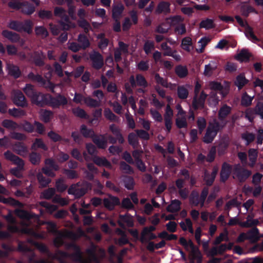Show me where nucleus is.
Returning a JSON list of instances; mask_svg holds the SVG:
<instances>
[{
	"label": "nucleus",
	"mask_w": 263,
	"mask_h": 263,
	"mask_svg": "<svg viewBox=\"0 0 263 263\" xmlns=\"http://www.w3.org/2000/svg\"><path fill=\"white\" fill-rule=\"evenodd\" d=\"M49 104L53 108H59L60 106L66 105L68 101L66 98L61 95L58 94L55 97L50 96Z\"/></svg>",
	"instance_id": "13"
},
{
	"label": "nucleus",
	"mask_w": 263,
	"mask_h": 263,
	"mask_svg": "<svg viewBox=\"0 0 263 263\" xmlns=\"http://www.w3.org/2000/svg\"><path fill=\"white\" fill-rule=\"evenodd\" d=\"M22 25H23V22L12 20L10 21L8 25V27L11 29L17 32H21Z\"/></svg>",
	"instance_id": "53"
},
{
	"label": "nucleus",
	"mask_w": 263,
	"mask_h": 263,
	"mask_svg": "<svg viewBox=\"0 0 263 263\" xmlns=\"http://www.w3.org/2000/svg\"><path fill=\"white\" fill-rule=\"evenodd\" d=\"M5 158L10 160L16 165V167L21 169H24L25 163L24 160L19 157L13 154L11 151H7L4 153Z\"/></svg>",
	"instance_id": "14"
},
{
	"label": "nucleus",
	"mask_w": 263,
	"mask_h": 263,
	"mask_svg": "<svg viewBox=\"0 0 263 263\" xmlns=\"http://www.w3.org/2000/svg\"><path fill=\"white\" fill-rule=\"evenodd\" d=\"M9 74L15 79L18 78L21 75V71L17 66L11 64L8 66Z\"/></svg>",
	"instance_id": "33"
},
{
	"label": "nucleus",
	"mask_w": 263,
	"mask_h": 263,
	"mask_svg": "<svg viewBox=\"0 0 263 263\" xmlns=\"http://www.w3.org/2000/svg\"><path fill=\"white\" fill-rule=\"evenodd\" d=\"M119 218L121 220L126 223L128 227H133L134 226V221L133 217L128 213L125 215H120Z\"/></svg>",
	"instance_id": "51"
},
{
	"label": "nucleus",
	"mask_w": 263,
	"mask_h": 263,
	"mask_svg": "<svg viewBox=\"0 0 263 263\" xmlns=\"http://www.w3.org/2000/svg\"><path fill=\"white\" fill-rule=\"evenodd\" d=\"M77 40L79 43V45L81 46V48L84 50L88 48L90 45V43L88 37L84 34H79Z\"/></svg>",
	"instance_id": "24"
},
{
	"label": "nucleus",
	"mask_w": 263,
	"mask_h": 263,
	"mask_svg": "<svg viewBox=\"0 0 263 263\" xmlns=\"http://www.w3.org/2000/svg\"><path fill=\"white\" fill-rule=\"evenodd\" d=\"M24 5L22 7V12L26 15H31L35 11V8L32 4L28 2L24 3Z\"/></svg>",
	"instance_id": "32"
},
{
	"label": "nucleus",
	"mask_w": 263,
	"mask_h": 263,
	"mask_svg": "<svg viewBox=\"0 0 263 263\" xmlns=\"http://www.w3.org/2000/svg\"><path fill=\"white\" fill-rule=\"evenodd\" d=\"M207 95L204 91H202L199 96H194L192 100V107L195 110L203 109Z\"/></svg>",
	"instance_id": "10"
},
{
	"label": "nucleus",
	"mask_w": 263,
	"mask_h": 263,
	"mask_svg": "<svg viewBox=\"0 0 263 263\" xmlns=\"http://www.w3.org/2000/svg\"><path fill=\"white\" fill-rule=\"evenodd\" d=\"M123 181L124 184V186L129 190H132L134 189L135 185L134 178L129 176H125L123 177Z\"/></svg>",
	"instance_id": "49"
},
{
	"label": "nucleus",
	"mask_w": 263,
	"mask_h": 263,
	"mask_svg": "<svg viewBox=\"0 0 263 263\" xmlns=\"http://www.w3.org/2000/svg\"><path fill=\"white\" fill-rule=\"evenodd\" d=\"M251 55L246 49H242L240 52L237 54L236 59L241 62H248Z\"/></svg>",
	"instance_id": "29"
},
{
	"label": "nucleus",
	"mask_w": 263,
	"mask_h": 263,
	"mask_svg": "<svg viewBox=\"0 0 263 263\" xmlns=\"http://www.w3.org/2000/svg\"><path fill=\"white\" fill-rule=\"evenodd\" d=\"M179 174L183 176L184 178L183 179L178 178L175 181L176 186L179 190L183 189L185 181L189 180L190 178L189 171L185 168L181 170L179 172Z\"/></svg>",
	"instance_id": "16"
},
{
	"label": "nucleus",
	"mask_w": 263,
	"mask_h": 263,
	"mask_svg": "<svg viewBox=\"0 0 263 263\" xmlns=\"http://www.w3.org/2000/svg\"><path fill=\"white\" fill-rule=\"evenodd\" d=\"M232 171V165L224 162L221 165L220 172V181L225 183L229 178Z\"/></svg>",
	"instance_id": "12"
},
{
	"label": "nucleus",
	"mask_w": 263,
	"mask_h": 263,
	"mask_svg": "<svg viewBox=\"0 0 263 263\" xmlns=\"http://www.w3.org/2000/svg\"><path fill=\"white\" fill-rule=\"evenodd\" d=\"M33 23L30 20H26L23 22L21 27V32L24 31L28 34L32 32Z\"/></svg>",
	"instance_id": "36"
},
{
	"label": "nucleus",
	"mask_w": 263,
	"mask_h": 263,
	"mask_svg": "<svg viewBox=\"0 0 263 263\" xmlns=\"http://www.w3.org/2000/svg\"><path fill=\"white\" fill-rule=\"evenodd\" d=\"M45 166H48L54 171L59 170V166L52 158H47L45 160Z\"/></svg>",
	"instance_id": "64"
},
{
	"label": "nucleus",
	"mask_w": 263,
	"mask_h": 263,
	"mask_svg": "<svg viewBox=\"0 0 263 263\" xmlns=\"http://www.w3.org/2000/svg\"><path fill=\"white\" fill-rule=\"evenodd\" d=\"M189 201L191 204L197 206L199 204V195L195 190L193 191L189 197Z\"/></svg>",
	"instance_id": "42"
},
{
	"label": "nucleus",
	"mask_w": 263,
	"mask_h": 263,
	"mask_svg": "<svg viewBox=\"0 0 263 263\" xmlns=\"http://www.w3.org/2000/svg\"><path fill=\"white\" fill-rule=\"evenodd\" d=\"M249 159L250 161V166L253 167L257 161L258 157L257 150L254 148H250L248 151Z\"/></svg>",
	"instance_id": "31"
},
{
	"label": "nucleus",
	"mask_w": 263,
	"mask_h": 263,
	"mask_svg": "<svg viewBox=\"0 0 263 263\" xmlns=\"http://www.w3.org/2000/svg\"><path fill=\"white\" fill-rule=\"evenodd\" d=\"M41 156L36 152H31L29 155L30 162L33 165H38L41 162Z\"/></svg>",
	"instance_id": "48"
},
{
	"label": "nucleus",
	"mask_w": 263,
	"mask_h": 263,
	"mask_svg": "<svg viewBox=\"0 0 263 263\" xmlns=\"http://www.w3.org/2000/svg\"><path fill=\"white\" fill-rule=\"evenodd\" d=\"M104 207L109 211H113L115 206L121 204L120 199L111 194H108V198H105L103 200Z\"/></svg>",
	"instance_id": "9"
},
{
	"label": "nucleus",
	"mask_w": 263,
	"mask_h": 263,
	"mask_svg": "<svg viewBox=\"0 0 263 263\" xmlns=\"http://www.w3.org/2000/svg\"><path fill=\"white\" fill-rule=\"evenodd\" d=\"M72 112L75 116L82 119H87L88 117L86 112L80 107L72 108Z\"/></svg>",
	"instance_id": "46"
},
{
	"label": "nucleus",
	"mask_w": 263,
	"mask_h": 263,
	"mask_svg": "<svg viewBox=\"0 0 263 263\" xmlns=\"http://www.w3.org/2000/svg\"><path fill=\"white\" fill-rule=\"evenodd\" d=\"M34 246L41 253L46 254L49 257L51 256L52 253L50 252L48 247L45 244L35 242Z\"/></svg>",
	"instance_id": "57"
},
{
	"label": "nucleus",
	"mask_w": 263,
	"mask_h": 263,
	"mask_svg": "<svg viewBox=\"0 0 263 263\" xmlns=\"http://www.w3.org/2000/svg\"><path fill=\"white\" fill-rule=\"evenodd\" d=\"M249 82L243 74H238L234 82L235 85L238 87V90H241Z\"/></svg>",
	"instance_id": "23"
},
{
	"label": "nucleus",
	"mask_w": 263,
	"mask_h": 263,
	"mask_svg": "<svg viewBox=\"0 0 263 263\" xmlns=\"http://www.w3.org/2000/svg\"><path fill=\"white\" fill-rule=\"evenodd\" d=\"M60 24L64 30H68L70 28V21L69 16L64 13L61 17Z\"/></svg>",
	"instance_id": "37"
},
{
	"label": "nucleus",
	"mask_w": 263,
	"mask_h": 263,
	"mask_svg": "<svg viewBox=\"0 0 263 263\" xmlns=\"http://www.w3.org/2000/svg\"><path fill=\"white\" fill-rule=\"evenodd\" d=\"M46 59V55L42 51H35L33 57V62L35 66L43 67L45 65L44 60Z\"/></svg>",
	"instance_id": "17"
},
{
	"label": "nucleus",
	"mask_w": 263,
	"mask_h": 263,
	"mask_svg": "<svg viewBox=\"0 0 263 263\" xmlns=\"http://www.w3.org/2000/svg\"><path fill=\"white\" fill-rule=\"evenodd\" d=\"M120 168L124 173L128 174H133L134 173L132 166L124 161H121L120 163Z\"/></svg>",
	"instance_id": "60"
},
{
	"label": "nucleus",
	"mask_w": 263,
	"mask_h": 263,
	"mask_svg": "<svg viewBox=\"0 0 263 263\" xmlns=\"http://www.w3.org/2000/svg\"><path fill=\"white\" fill-rule=\"evenodd\" d=\"M233 171L240 182H245L252 174L251 171L242 167L239 164L235 165Z\"/></svg>",
	"instance_id": "6"
},
{
	"label": "nucleus",
	"mask_w": 263,
	"mask_h": 263,
	"mask_svg": "<svg viewBox=\"0 0 263 263\" xmlns=\"http://www.w3.org/2000/svg\"><path fill=\"white\" fill-rule=\"evenodd\" d=\"M84 102L88 106L90 107H97L100 105V101L92 99L90 97L85 98Z\"/></svg>",
	"instance_id": "58"
},
{
	"label": "nucleus",
	"mask_w": 263,
	"mask_h": 263,
	"mask_svg": "<svg viewBox=\"0 0 263 263\" xmlns=\"http://www.w3.org/2000/svg\"><path fill=\"white\" fill-rule=\"evenodd\" d=\"M124 10V7L122 4H118L112 7V17L113 19H119Z\"/></svg>",
	"instance_id": "25"
},
{
	"label": "nucleus",
	"mask_w": 263,
	"mask_h": 263,
	"mask_svg": "<svg viewBox=\"0 0 263 263\" xmlns=\"http://www.w3.org/2000/svg\"><path fill=\"white\" fill-rule=\"evenodd\" d=\"M232 108L227 104L223 105L218 111V119L223 121L226 117L231 113Z\"/></svg>",
	"instance_id": "21"
},
{
	"label": "nucleus",
	"mask_w": 263,
	"mask_h": 263,
	"mask_svg": "<svg viewBox=\"0 0 263 263\" xmlns=\"http://www.w3.org/2000/svg\"><path fill=\"white\" fill-rule=\"evenodd\" d=\"M94 163L100 166L110 167L111 163L105 157H96L93 159Z\"/></svg>",
	"instance_id": "38"
},
{
	"label": "nucleus",
	"mask_w": 263,
	"mask_h": 263,
	"mask_svg": "<svg viewBox=\"0 0 263 263\" xmlns=\"http://www.w3.org/2000/svg\"><path fill=\"white\" fill-rule=\"evenodd\" d=\"M214 27V21L210 18H206L204 20H202L199 24L200 28H205L206 30H209Z\"/></svg>",
	"instance_id": "43"
},
{
	"label": "nucleus",
	"mask_w": 263,
	"mask_h": 263,
	"mask_svg": "<svg viewBox=\"0 0 263 263\" xmlns=\"http://www.w3.org/2000/svg\"><path fill=\"white\" fill-rule=\"evenodd\" d=\"M109 130L115 136L114 137L111 135L106 134V137L107 142L112 144H115L118 141L120 144H123L125 142L124 138L121 133L120 129L116 126L114 124H112L109 126Z\"/></svg>",
	"instance_id": "3"
},
{
	"label": "nucleus",
	"mask_w": 263,
	"mask_h": 263,
	"mask_svg": "<svg viewBox=\"0 0 263 263\" xmlns=\"http://www.w3.org/2000/svg\"><path fill=\"white\" fill-rule=\"evenodd\" d=\"M35 32L37 35L41 36L43 38L46 37L49 35L47 29L44 26H36Z\"/></svg>",
	"instance_id": "61"
},
{
	"label": "nucleus",
	"mask_w": 263,
	"mask_h": 263,
	"mask_svg": "<svg viewBox=\"0 0 263 263\" xmlns=\"http://www.w3.org/2000/svg\"><path fill=\"white\" fill-rule=\"evenodd\" d=\"M217 63L215 61H211L209 64L205 65L204 74L205 76H211L213 71L217 68Z\"/></svg>",
	"instance_id": "27"
},
{
	"label": "nucleus",
	"mask_w": 263,
	"mask_h": 263,
	"mask_svg": "<svg viewBox=\"0 0 263 263\" xmlns=\"http://www.w3.org/2000/svg\"><path fill=\"white\" fill-rule=\"evenodd\" d=\"M106 135H97L93 137L92 141L99 149H105L107 146Z\"/></svg>",
	"instance_id": "15"
},
{
	"label": "nucleus",
	"mask_w": 263,
	"mask_h": 263,
	"mask_svg": "<svg viewBox=\"0 0 263 263\" xmlns=\"http://www.w3.org/2000/svg\"><path fill=\"white\" fill-rule=\"evenodd\" d=\"M65 248L67 250H72L74 252L69 253L64 251L57 250L55 253H52V255L50 257L57 260L63 259L66 258H70L73 261L77 262H85V259H84L83 254L81 249L76 242H71L69 243H66L65 244Z\"/></svg>",
	"instance_id": "1"
},
{
	"label": "nucleus",
	"mask_w": 263,
	"mask_h": 263,
	"mask_svg": "<svg viewBox=\"0 0 263 263\" xmlns=\"http://www.w3.org/2000/svg\"><path fill=\"white\" fill-rule=\"evenodd\" d=\"M226 123L222 125L216 119H214L212 122H210L207 128H210L211 131L216 133L217 134L218 132L222 129Z\"/></svg>",
	"instance_id": "30"
},
{
	"label": "nucleus",
	"mask_w": 263,
	"mask_h": 263,
	"mask_svg": "<svg viewBox=\"0 0 263 263\" xmlns=\"http://www.w3.org/2000/svg\"><path fill=\"white\" fill-rule=\"evenodd\" d=\"M23 91L27 96L31 99V100L38 92L35 89V87L30 84H26L23 89Z\"/></svg>",
	"instance_id": "26"
},
{
	"label": "nucleus",
	"mask_w": 263,
	"mask_h": 263,
	"mask_svg": "<svg viewBox=\"0 0 263 263\" xmlns=\"http://www.w3.org/2000/svg\"><path fill=\"white\" fill-rule=\"evenodd\" d=\"M181 202L178 199L172 200L171 203L166 208V210L168 212L176 213L179 212L181 209Z\"/></svg>",
	"instance_id": "22"
},
{
	"label": "nucleus",
	"mask_w": 263,
	"mask_h": 263,
	"mask_svg": "<svg viewBox=\"0 0 263 263\" xmlns=\"http://www.w3.org/2000/svg\"><path fill=\"white\" fill-rule=\"evenodd\" d=\"M12 100L13 103L20 107H24L28 104L23 92L18 90H14L12 92Z\"/></svg>",
	"instance_id": "8"
},
{
	"label": "nucleus",
	"mask_w": 263,
	"mask_h": 263,
	"mask_svg": "<svg viewBox=\"0 0 263 263\" xmlns=\"http://www.w3.org/2000/svg\"><path fill=\"white\" fill-rule=\"evenodd\" d=\"M256 116H258L263 120V102L259 101L254 108L246 110L245 117L250 122H253Z\"/></svg>",
	"instance_id": "4"
},
{
	"label": "nucleus",
	"mask_w": 263,
	"mask_h": 263,
	"mask_svg": "<svg viewBox=\"0 0 263 263\" xmlns=\"http://www.w3.org/2000/svg\"><path fill=\"white\" fill-rule=\"evenodd\" d=\"M55 187L58 192L63 193L67 189V185L62 179H59L55 182Z\"/></svg>",
	"instance_id": "63"
},
{
	"label": "nucleus",
	"mask_w": 263,
	"mask_h": 263,
	"mask_svg": "<svg viewBox=\"0 0 263 263\" xmlns=\"http://www.w3.org/2000/svg\"><path fill=\"white\" fill-rule=\"evenodd\" d=\"M245 35L249 40L254 43L259 41V39L254 33L252 28L249 25H248L246 29Z\"/></svg>",
	"instance_id": "40"
},
{
	"label": "nucleus",
	"mask_w": 263,
	"mask_h": 263,
	"mask_svg": "<svg viewBox=\"0 0 263 263\" xmlns=\"http://www.w3.org/2000/svg\"><path fill=\"white\" fill-rule=\"evenodd\" d=\"M253 97L250 96L246 92H245L241 97V104L243 106L248 107L252 104Z\"/></svg>",
	"instance_id": "52"
},
{
	"label": "nucleus",
	"mask_w": 263,
	"mask_h": 263,
	"mask_svg": "<svg viewBox=\"0 0 263 263\" xmlns=\"http://www.w3.org/2000/svg\"><path fill=\"white\" fill-rule=\"evenodd\" d=\"M14 150L19 155L25 156L28 153L27 147L22 143H18L14 145Z\"/></svg>",
	"instance_id": "39"
},
{
	"label": "nucleus",
	"mask_w": 263,
	"mask_h": 263,
	"mask_svg": "<svg viewBox=\"0 0 263 263\" xmlns=\"http://www.w3.org/2000/svg\"><path fill=\"white\" fill-rule=\"evenodd\" d=\"M55 190L53 187H49L43 191L41 194L42 198L49 200L51 199L55 195Z\"/></svg>",
	"instance_id": "45"
},
{
	"label": "nucleus",
	"mask_w": 263,
	"mask_h": 263,
	"mask_svg": "<svg viewBox=\"0 0 263 263\" xmlns=\"http://www.w3.org/2000/svg\"><path fill=\"white\" fill-rule=\"evenodd\" d=\"M0 202L14 206L23 207V204L22 202L12 197L5 198L0 195Z\"/></svg>",
	"instance_id": "20"
},
{
	"label": "nucleus",
	"mask_w": 263,
	"mask_h": 263,
	"mask_svg": "<svg viewBox=\"0 0 263 263\" xmlns=\"http://www.w3.org/2000/svg\"><path fill=\"white\" fill-rule=\"evenodd\" d=\"M1 247L4 251L0 250V258L7 256L10 252L14 251L13 248L11 246L7 243H2Z\"/></svg>",
	"instance_id": "54"
},
{
	"label": "nucleus",
	"mask_w": 263,
	"mask_h": 263,
	"mask_svg": "<svg viewBox=\"0 0 263 263\" xmlns=\"http://www.w3.org/2000/svg\"><path fill=\"white\" fill-rule=\"evenodd\" d=\"M89 59L92 63V67L96 70H100L104 65L103 57L98 51L94 50L90 53Z\"/></svg>",
	"instance_id": "7"
},
{
	"label": "nucleus",
	"mask_w": 263,
	"mask_h": 263,
	"mask_svg": "<svg viewBox=\"0 0 263 263\" xmlns=\"http://www.w3.org/2000/svg\"><path fill=\"white\" fill-rule=\"evenodd\" d=\"M259 223V222L257 219L248 218L247 220L242 223L241 226L245 228L256 227Z\"/></svg>",
	"instance_id": "59"
},
{
	"label": "nucleus",
	"mask_w": 263,
	"mask_h": 263,
	"mask_svg": "<svg viewBox=\"0 0 263 263\" xmlns=\"http://www.w3.org/2000/svg\"><path fill=\"white\" fill-rule=\"evenodd\" d=\"M170 4L167 2H160L157 5L155 10V13L160 14L162 13H167L170 12Z\"/></svg>",
	"instance_id": "19"
},
{
	"label": "nucleus",
	"mask_w": 263,
	"mask_h": 263,
	"mask_svg": "<svg viewBox=\"0 0 263 263\" xmlns=\"http://www.w3.org/2000/svg\"><path fill=\"white\" fill-rule=\"evenodd\" d=\"M50 96V95L43 94L38 91L31 100V102L37 106L42 107L49 104Z\"/></svg>",
	"instance_id": "11"
},
{
	"label": "nucleus",
	"mask_w": 263,
	"mask_h": 263,
	"mask_svg": "<svg viewBox=\"0 0 263 263\" xmlns=\"http://www.w3.org/2000/svg\"><path fill=\"white\" fill-rule=\"evenodd\" d=\"M36 178L40 185L43 187H46L51 182V179L46 178L41 173L37 174Z\"/></svg>",
	"instance_id": "50"
},
{
	"label": "nucleus",
	"mask_w": 263,
	"mask_h": 263,
	"mask_svg": "<svg viewBox=\"0 0 263 263\" xmlns=\"http://www.w3.org/2000/svg\"><path fill=\"white\" fill-rule=\"evenodd\" d=\"M178 97L182 100L186 99L189 96L188 89L183 85H179L177 87Z\"/></svg>",
	"instance_id": "35"
},
{
	"label": "nucleus",
	"mask_w": 263,
	"mask_h": 263,
	"mask_svg": "<svg viewBox=\"0 0 263 263\" xmlns=\"http://www.w3.org/2000/svg\"><path fill=\"white\" fill-rule=\"evenodd\" d=\"M179 243L183 246L186 250H188L189 247L191 249L192 253L194 254V258H196L197 263L202 262L203 257L202 254L198 247L194 244L192 240L190 239L187 241L184 237H181L179 239Z\"/></svg>",
	"instance_id": "2"
},
{
	"label": "nucleus",
	"mask_w": 263,
	"mask_h": 263,
	"mask_svg": "<svg viewBox=\"0 0 263 263\" xmlns=\"http://www.w3.org/2000/svg\"><path fill=\"white\" fill-rule=\"evenodd\" d=\"M80 133L84 138H90L91 139L96 135L92 129L88 128L85 124H82L80 127Z\"/></svg>",
	"instance_id": "28"
},
{
	"label": "nucleus",
	"mask_w": 263,
	"mask_h": 263,
	"mask_svg": "<svg viewBox=\"0 0 263 263\" xmlns=\"http://www.w3.org/2000/svg\"><path fill=\"white\" fill-rule=\"evenodd\" d=\"M241 138L246 141L245 144L248 146L254 141L255 135L252 133L246 132L241 134Z\"/></svg>",
	"instance_id": "41"
},
{
	"label": "nucleus",
	"mask_w": 263,
	"mask_h": 263,
	"mask_svg": "<svg viewBox=\"0 0 263 263\" xmlns=\"http://www.w3.org/2000/svg\"><path fill=\"white\" fill-rule=\"evenodd\" d=\"M137 134L130 133L128 135V142L129 145L135 148L138 144V139Z\"/></svg>",
	"instance_id": "56"
},
{
	"label": "nucleus",
	"mask_w": 263,
	"mask_h": 263,
	"mask_svg": "<svg viewBox=\"0 0 263 263\" xmlns=\"http://www.w3.org/2000/svg\"><path fill=\"white\" fill-rule=\"evenodd\" d=\"M39 17L42 20H49L52 17V12L50 10H41L38 12Z\"/></svg>",
	"instance_id": "62"
},
{
	"label": "nucleus",
	"mask_w": 263,
	"mask_h": 263,
	"mask_svg": "<svg viewBox=\"0 0 263 263\" xmlns=\"http://www.w3.org/2000/svg\"><path fill=\"white\" fill-rule=\"evenodd\" d=\"M80 186V182L72 184L68 190V194L74 195L76 198H80L87 192L89 184H87L80 188L78 187Z\"/></svg>",
	"instance_id": "5"
},
{
	"label": "nucleus",
	"mask_w": 263,
	"mask_h": 263,
	"mask_svg": "<svg viewBox=\"0 0 263 263\" xmlns=\"http://www.w3.org/2000/svg\"><path fill=\"white\" fill-rule=\"evenodd\" d=\"M217 134L211 131L210 128H207L204 136L203 138V141L206 144L212 143Z\"/></svg>",
	"instance_id": "34"
},
{
	"label": "nucleus",
	"mask_w": 263,
	"mask_h": 263,
	"mask_svg": "<svg viewBox=\"0 0 263 263\" xmlns=\"http://www.w3.org/2000/svg\"><path fill=\"white\" fill-rule=\"evenodd\" d=\"M175 73L180 78H184L188 74V70L185 66L178 65L175 68Z\"/></svg>",
	"instance_id": "44"
},
{
	"label": "nucleus",
	"mask_w": 263,
	"mask_h": 263,
	"mask_svg": "<svg viewBox=\"0 0 263 263\" xmlns=\"http://www.w3.org/2000/svg\"><path fill=\"white\" fill-rule=\"evenodd\" d=\"M137 85L145 88L148 87V82L143 76L141 74H137L136 76Z\"/></svg>",
	"instance_id": "55"
},
{
	"label": "nucleus",
	"mask_w": 263,
	"mask_h": 263,
	"mask_svg": "<svg viewBox=\"0 0 263 263\" xmlns=\"http://www.w3.org/2000/svg\"><path fill=\"white\" fill-rule=\"evenodd\" d=\"M2 35L12 43H17L21 39L18 34L8 30H3Z\"/></svg>",
	"instance_id": "18"
},
{
	"label": "nucleus",
	"mask_w": 263,
	"mask_h": 263,
	"mask_svg": "<svg viewBox=\"0 0 263 263\" xmlns=\"http://www.w3.org/2000/svg\"><path fill=\"white\" fill-rule=\"evenodd\" d=\"M36 148H41L44 151L47 149V146L44 143L42 139L36 138L31 146V149L35 150Z\"/></svg>",
	"instance_id": "47"
}]
</instances>
